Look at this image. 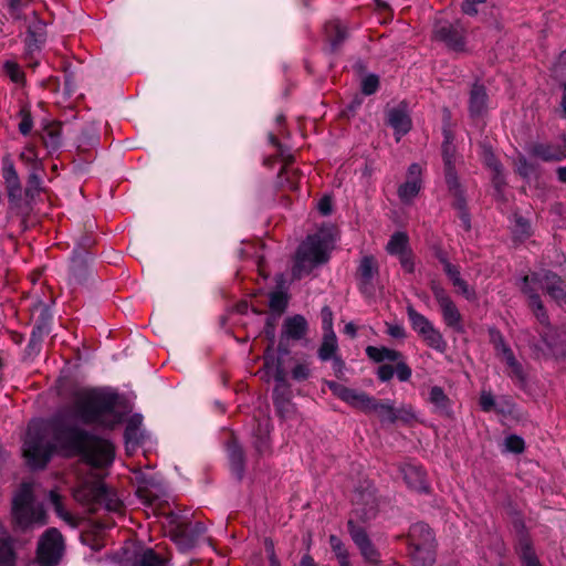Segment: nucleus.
Segmentation results:
<instances>
[{
	"label": "nucleus",
	"instance_id": "obj_1",
	"mask_svg": "<svg viewBox=\"0 0 566 566\" xmlns=\"http://www.w3.org/2000/svg\"><path fill=\"white\" fill-rule=\"evenodd\" d=\"M51 433L59 447L66 454H81L86 463L95 468L109 465L114 459V446L106 439L90 436L85 431L70 423L64 418L48 426L42 422H32L25 436L23 454L33 468H43L52 453V446L45 441Z\"/></svg>",
	"mask_w": 566,
	"mask_h": 566
},
{
	"label": "nucleus",
	"instance_id": "obj_2",
	"mask_svg": "<svg viewBox=\"0 0 566 566\" xmlns=\"http://www.w3.org/2000/svg\"><path fill=\"white\" fill-rule=\"evenodd\" d=\"M524 287L523 291L528 296L530 306L541 324L544 325V329L541 332L543 338V346L539 349L551 350L554 354L563 355L566 353V333L557 332L547 325V315L544 311L543 304L539 296L534 292V289L530 283H536L557 303H566V285L560 277L553 273H544L543 275L533 274L531 277L525 276L523 279Z\"/></svg>",
	"mask_w": 566,
	"mask_h": 566
},
{
	"label": "nucleus",
	"instance_id": "obj_3",
	"mask_svg": "<svg viewBox=\"0 0 566 566\" xmlns=\"http://www.w3.org/2000/svg\"><path fill=\"white\" fill-rule=\"evenodd\" d=\"M116 396L99 390H83L76 394L73 416L85 423L97 422L105 427L118 423L120 416L115 411Z\"/></svg>",
	"mask_w": 566,
	"mask_h": 566
},
{
	"label": "nucleus",
	"instance_id": "obj_4",
	"mask_svg": "<svg viewBox=\"0 0 566 566\" xmlns=\"http://www.w3.org/2000/svg\"><path fill=\"white\" fill-rule=\"evenodd\" d=\"M333 243L332 228H323L315 234L308 235L297 249L292 269L293 277L300 280L308 275L317 265L327 262Z\"/></svg>",
	"mask_w": 566,
	"mask_h": 566
},
{
	"label": "nucleus",
	"instance_id": "obj_5",
	"mask_svg": "<svg viewBox=\"0 0 566 566\" xmlns=\"http://www.w3.org/2000/svg\"><path fill=\"white\" fill-rule=\"evenodd\" d=\"M12 518L23 530L46 524L48 516L43 506L34 503L33 483L24 482L15 492L12 500Z\"/></svg>",
	"mask_w": 566,
	"mask_h": 566
},
{
	"label": "nucleus",
	"instance_id": "obj_6",
	"mask_svg": "<svg viewBox=\"0 0 566 566\" xmlns=\"http://www.w3.org/2000/svg\"><path fill=\"white\" fill-rule=\"evenodd\" d=\"M64 552V539L61 532L51 527L39 539L38 562L40 566H56Z\"/></svg>",
	"mask_w": 566,
	"mask_h": 566
},
{
	"label": "nucleus",
	"instance_id": "obj_7",
	"mask_svg": "<svg viewBox=\"0 0 566 566\" xmlns=\"http://www.w3.org/2000/svg\"><path fill=\"white\" fill-rule=\"evenodd\" d=\"M348 531L364 560L369 565H380V553L371 542L366 530L353 521H349Z\"/></svg>",
	"mask_w": 566,
	"mask_h": 566
},
{
	"label": "nucleus",
	"instance_id": "obj_8",
	"mask_svg": "<svg viewBox=\"0 0 566 566\" xmlns=\"http://www.w3.org/2000/svg\"><path fill=\"white\" fill-rule=\"evenodd\" d=\"M464 28L459 23H440L434 28V38L443 42L450 50L462 52L465 49Z\"/></svg>",
	"mask_w": 566,
	"mask_h": 566
},
{
	"label": "nucleus",
	"instance_id": "obj_9",
	"mask_svg": "<svg viewBox=\"0 0 566 566\" xmlns=\"http://www.w3.org/2000/svg\"><path fill=\"white\" fill-rule=\"evenodd\" d=\"M491 342L496 352V356L507 366L510 377L518 381L524 380V371L521 364L515 359L512 349L505 344L502 335L497 332H491Z\"/></svg>",
	"mask_w": 566,
	"mask_h": 566
},
{
	"label": "nucleus",
	"instance_id": "obj_10",
	"mask_svg": "<svg viewBox=\"0 0 566 566\" xmlns=\"http://www.w3.org/2000/svg\"><path fill=\"white\" fill-rule=\"evenodd\" d=\"M491 342L496 352V356L507 366L510 377L518 381L524 380V371L521 364L515 359L512 349L505 344L502 335L497 332H491Z\"/></svg>",
	"mask_w": 566,
	"mask_h": 566
},
{
	"label": "nucleus",
	"instance_id": "obj_11",
	"mask_svg": "<svg viewBox=\"0 0 566 566\" xmlns=\"http://www.w3.org/2000/svg\"><path fill=\"white\" fill-rule=\"evenodd\" d=\"M431 290L434 295V298L437 300V302L441 308L442 316H443V319L447 323V325L455 328L457 331H460L461 329V314L458 311L454 303L452 302V300L450 298L447 291L437 283H432Z\"/></svg>",
	"mask_w": 566,
	"mask_h": 566
},
{
	"label": "nucleus",
	"instance_id": "obj_12",
	"mask_svg": "<svg viewBox=\"0 0 566 566\" xmlns=\"http://www.w3.org/2000/svg\"><path fill=\"white\" fill-rule=\"evenodd\" d=\"M422 187V169L418 164L409 166L406 180L398 188L399 199L403 203H410L420 192Z\"/></svg>",
	"mask_w": 566,
	"mask_h": 566
},
{
	"label": "nucleus",
	"instance_id": "obj_13",
	"mask_svg": "<svg viewBox=\"0 0 566 566\" xmlns=\"http://www.w3.org/2000/svg\"><path fill=\"white\" fill-rule=\"evenodd\" d=\"M329 388L336 397H338L349 406L359 409L364 412L367 411L369 403H371V397L363 391L347 388L343 385L335 382H332L329 385Z\"/></svg>",
	"mask_w": 566,
	"mask_h": 566
},
{
	"label": "nucleus",
	"instance_id": "obj_14",
	"mask_svg": "<svg viewBox=\"0 0 566 566\" xmlns=\"http://www.w3.org/2000/svg\"><path fill=\"white\" fill-rule=\"evenodd\" d=\"M377 275L378 263L376 259L371 255L363 256L357 269V277L364 293L371 292L373 281Z\"/></svg>",
	"mask_w": 566,
	"mask_h": 566
},
{
	"label": "nucleus",
	"instance_id": "obj_15",
	"mask_svg": "<svg viewBox=\"0 0 566 566\" xmlns=\"http://www.w3.org/2000/svg\"><path fill=\"white\" fill-rule=\"evenodd\" d=\"M388 124L394 128L396 139L399 140L402 135L411 128V119L403 103L388 111Z\"/></svg>",
	"mask_w": 566,
	"mask_h": 566
},
{
	"label": "nucleus",
	"instance_id": "obj_16",
	"mask_svg": "<svg viewBox=\"0 0 566 566\" xmlns=\"http://www.w3.org/2000/svg\"><path fill=\"white\" fill-rule=\"evenodd\" d=\"M469 109L472 117H481L488 109V94L484 86L475 84L471 88Z\"/></svg>",
	"mask_w": 566,
	"mask_h": 566
},
{
	"label": "nucleus",
	"instance_id": "obj_17",
	"mask_svg": "<svg viewBox=\"0 0 566 566\" xmlns=\"http://www.w3.org/2000/svg\"><path fill=\"white\" fill-rule=\"evenodd\" d=\"M401 472L409 488L416 491H427L426 474L419 467L406 464L401 468Z\"/></svg>",
	"mask_w": 566,
	"mask_h": 566
},
{
	"label": "nucleus",
	"instance_id": "obj_18",
	"mask_svg": "<svg viewBox=\"0 0 566 566\" xmlns=\"http://www.w3.org/2000/svg\"><path fill=\"white\" fill-rule=\"evenodd\" d=\"M307 329V323L301 315L289 317L284 321L282 340L284 338L301 339Z\"/></svg>",
	"mask_w": 566,
	"mask_h": 566
},
{
	"label": "nucleus",
	"instance_id": "obj_19",
	"mask_svg": "<svg viewBox=\"0 0 566 566\" xmlns=\"http://www.w3.org/2000/svg\"><path fill=\"white\" fill-rule=\"evenodd\" d=\"M105 494V486L101 482L93 484L84 483L81 488L74 491L76 501L87 503L91 501H99Z\"/></svg>",
	"mask_w": 566,
	"mask_h": 566
},
{
	"label": "nucleus",
	"instance_id": "obj_20",
	"mask_svg": "<svg viewBox=\"0 0 566 566\" xmlns=\"http://www.w3.org/2000/svg\"><path fill=\"white\" fill-rule=\"evenodd\" d=\"M411 560L413 566H431L434 563L433 544H411Z\"/></svg>",
	"mask_w": 566,
	"mask_h": 566
},
{
	"label": "nucleus",
	"instance_id": "obj_21",
	"mask_svg": "<svg viewBox=\"0 0 566 566\" xmlns=\"http://www.w3.org/2000/svg\"><path fill=\"white\" fill-rule=\"evenodd\" d=\"M366 412H374L381 421L394 422L397 419V412L389 401H380L371 397Z\"/></svg>",
	"mask_w": 566,
	"mask_h": 566
},
{
	"label": "nucleus",
	"instance_id": "obj_22",
	"mask_svg": "<svg viewBox=\"0 0 566 566\" xmlns=\"http://www.w3.org/2000/svg\"><path fill=\"white\" fill-rule=\"evenodd\" d=\"M274 405L283 420H293L297 418V409L295 405L292 403L289 396L280 394L277 389H275Z\"/></svg>",
	"mask_w": 566,
	"mask_h": 566
},
{
	"label": "nucleus",
	"instance_id": "obj_23",
	"mask_svg": "<svg viewBox=\"0 0 566 566\" xmlns=\"http://www.w3.org/2000/svg\"><path fill=\"white\" fill-rule=\"evenodd\" d=\"M17 553L13 539L7 533L0 535V566H15Z\"/></svg>",
	"mask_w": 566,
	"mask_h": 566
},
{
	"label": "nucleus",
	"instance_id": "obj_24",
	"mask_svg": "<svg viewBox=\"0 0 566 566\" xmlns=\"http://www.w3.org/2000/svg\"><path fill=\"white\" fill-rule=\"evenodd\" d=\"M367 356L377 361H384V360H390L398 363L402 359V354L398 350L390 349L387 347H375V346H368L366 348Z\"/></svg>",
	"mask_w": 566,
	"mask_h": 566
},
{
	"label": "nucleus",
	"instance_id": "obj_25",
	"mask_svg": "<svg viewBox=\"0 0 566 566\" xmlns=\"http://www.w3.org/2000/svg\"><path fill=\"white\" fill-rule=\"evenodd\" d=\"M264 368L266 374L272 376L279 384H285L286 373L281 366L280 360L270 354V348L266 350L264 356Z\"/></svg>",
	"mask_w": 566,
	"mask_h": 566
},
{
	"label": "nucleus",
	"instance_id": "obj_26",
	"mask_svg": "<svg viewBox=\"0 0 566 566\" xmlns=\"http://www.w3.org/2000/svg\"><path fill=\"white\" fill-rule=\"evenodd\" d=\"M420 337L422 340L431 348L439 353H443L447 349V342L444 340L442 334L434 328L433 325L426 329Z\"/></svg>",
	"mask_w": 566,
	"mask_h": 566
},
{
	"label": "nucleus",
	"instance_id": "obj_27",
	"mask_svg": "<svg viewBox=\"0 0 566 566\" xmlns=\"http://www.w3.org/2000/svg\"><path fill=\"white\" fill-rule=\"evenodd\" d=\"M326 36L332 50H336L346 38V28L337 21L329 22L325 27Z\"/></svg>",
	"mask_w": 566,
	"mask_h": 566
},
{
	"label": "nucleus",
	"instance_id": "obj_28",
	"mask_svg": "<svg viewBox=\"0 0 566 566\" xmlns=\"http://www.w3.org/2000/svg\"><path fill=\"white\" fill-rule=\"evenodd\" d=\"M386 250L389 254L397 256L410 251L408 247V235L403 232L394 233L386 245Z\"/></svg>",
	"mask_w": 566,
	"mask_h": 566
},
{
	"label": "nucleus",
	"instance_id": "obj_29",
	"mask_svg": "<svg viewBox=\"0 0 566 566\" xmlns=\"http://www.w3.org/2000/svg\"><path fill=\"white\" fill-rule=\"evenodd\" d=\"M410 544L422 543L423 545L433 544V535L430 527L426 524H415L409 533Z\"/></svg>",
	"mask_w": 566,
	"mask_h": 566
},
{
	"label": "nucleus",
	"instance_id": "obj_30",
	"mask_svg": "<svg viewBox=\"0 0 566 566\" xmlns=\"http://www.w3.org/2000/svg\"><path fill=\"white\" fill-rule=\"evenodd\" d=\"M429 401L434 405V407L443 413H449L450 411V400L444 394L441 387L434 386L430 389L429 392Z\"/></svg>",
	"mask_w": 566,
	"mask_h": 566
},
{
	"label": "nucleus",
	"instance_id": "obj_31",
	"mask_svg": "<svg viewBox=\"0 0 566 566\" xmlns=\"http://www.w3.org/2000/svg\"><path fill=\"white\" fill-rule=\"evenodd\" d=\"M50 501L59 517L73 527L77 525V520L64 509L61 496L55 491L50 492Z\"/></svg>",
	"mask_w": 566,
	"mask_h": 566
},
{
	"label": "nucleus",
	"instance_id": "obj_32",
	"mask_svg": "<svg viewBox=\"0 0 566 566\" xmlns=\"http://www.w3.org/2000/svg\"><path fill=\"white\" fill-rule=\"evenodd\" d=\"M532 154L543 160H558L565 157V153L553 148L551 145L537 144L532 148Z\"/></svg>",
	"mask_w": 566,
	"mask_h": 566
},
{
	"label": "nucleus",
	"instance_id": "obj_33",
	"mask_svg": "<svg viewBox=\"0 0 566 566\" xmlns=\"http://www.w3.org/2000/svg\"><path fill=\"white\" fill-rule=\"evenodd\" d=\"M336 349H337V339H336L335 333L333 331L325 332L323 343H322L319 352H318L319 357L323 360H327V359L332 358V356L334 355Z\"/></svg>",
	"mask_w": 566,
	"mask_h": 566
},
{
	"label": "nucleus",
	"instance_id": "obj_34",
	"mask_svg": "<svg viewBox=\"0 0 566 566\" xmlns=\"http://www.w3.org/2000/svg\"><path fill=\"white\" fill-rule=\"evenodd\" d=\"M408 318L411 323L412 328L421 335L426 329L432 325L431 322L422 314L418 313L412 306L407 307Z\"/></svg>",
	"mask_w": 566,
	"mask_h": 566
},
{
	"label": "nucleus",
	"instance_id": "obj_35",
	"mask_svg": "<svg viewBox=\"0 0 566 566\" xmlns=\"http://www.w3.org/2000/svg\"><path fill=\"white\" fill-rule=\"evenodd\" d=\"M3 177L6 180L7 189L10 197H18L21 191L18 174L13 166H8L3 170Z\"/></svg>",
	"mask_w": 566,
	"mask_h": 566
},
{
	"label": "nucleus",
	"instance_id": "obj_36",
	"mask_svg": "<svg viewBox=\"0 0 566 566\" xmlns=\"http://www.w3.org/2000/svg\"><path fill=\"white\" fill-rule=\"evenodd\" d=\"M329 545L332 547V551L335 553L339 566H352L349 562V555L347 549L345 548L343 542L340 538H338L336 535L329 536Z\"/></svg>",
	"mask_w": 566,
	"mask_h": 566
},
{
	"label": "nucleus",
	"instance_id": "obj_37",
	"mask_svg": "<svg viewBox=\"0 0 566 566\" xmlns=\"http://www.w3.org/2000/svg\"><path fill=\"white\" fill-rule=\"evenodd\" d=\"M61 128L59 125H48L41 136L46 147L56 148L60 145Z\"/></svg>",
	"mask_w": 566,
	"mask_h": 566
},
{
	"label": "nucleus",
	"instance_id": "obj_38",
	"mask_svg": "<svg viewBox=\"0 0 566 566\" xmlns=\"http://www.w3.org/2000/svg\"><path fill=\"white\" fill-rule=\"evenodd\" d=\"M229 457L232 470L238 475H241L243 472V453L241 448L235 443L229 446Z\"/></svg>",
	"mask_w": 566,
	"mask_h": 566
},
{
	"label": "nucleus",
	"instance_id": "obj_39",
	"mask_svg": "<svg viewBox=\"0 0 566 566\" xmlns=\"http://www.w3.org/2000/svg\"><path fill=\"white\" fill-rule=\"evenodd\" d=\"M45 38L44 24L41 21H35L29 27V45L39 46L43 43Z\"/></svg>",
	"mask_w": 566,
	"mask_h": 566
},
{
	"label": "nucleus",
	"instance_id": "obj_40",
	"mask_svg": "<svg viewBox=\"0 0 566 566\" xmlns=\"http://www.w3.org/2000/svg\"><path fill=\"white\" fill-rule=\"evenodd\" d=\"M4 71L12 82L17 84L24 83V73L21 71L20 66L15 62L7 61L4 63Z\"/></svg>",
	"mask_w": 566,
	"mask_h": 566
},
{
	"label": "nucleus",
	"instance_id": "obj_41",
	"mask_svg": "<svg viewBox=\"0 0 566 566\" xmlns=\"http://www.w3.org/2000/svg\"><path fill=\"white\" fill-rule=\"evenodd\" d=\"M20 123H19V132L22 135H28L33 127V120L31 117V112L29 107L24 106L19 112Z\"/></svg>",
	"mask_w": 566,
	"mask_h": 566
},
{
	"label": "nucleus",
	"instance_id": "obj_42",
	"mask_svg": "<svg viewBox=\"0 0 566 566\" xmlns=\"http://www.w3.org/2000/svg\"><path fill=\"white\" fill-rule=\"evenodd\" d=\"M485 163L493 172V181L496 188L502 184V168L499 161L494 158L491 153L485 154Z\"/></svg>",
	"mask_w": 566,
	"mask_h": 566
},
{
	"label": "nucleus",
	"instance_id": "obj_43",
	"mask_svg": "<svg viewBox=\"0 0 566 566\" xmlns=\"http://www.w3.org/2000/svg\"><path fill=\"white\" fill-rule=\"evenodd\" d=\"M442 156L444 161V168L453 167L454 147L452 146L449 135L446 136V140L442 146Z\"/></svg>",
	"mask_w": 566,
	"mask_h": 566
},
{
	"label": "nucleus",
	"instance_id": "obj_44",
	"mask_svg": "<svg viewBox=\"0 0 566 566\" xmlns=\"http://www.w3.org/2000/svg\"><path fill=\"white\" fill-rule=\"evenodd\" d=\"M286 306V298L281 292H274L270 295V308L277 314H281Z\"/></svg>",
	"mask_w": 566,
	"mask_h": 566
},
{
	"label": "nucleus",
	"instance_id": "obj_45",
	"mask_svg": "<svg viewBox=\"0 0 566 566\" xmlns=\"http://www.w3.org/2000/svg\"><path fill=\"white\" fill-rule=\"evenodd\" d=\"M504 444L510 452L520 453L524 450V440L515 434L505 438Z\"/></svg>",
	"mask_w": 566,
	"mask_h": 566
},
{
	"label": "nucleus",
	"instance_id": "obj_46",
	"mask_svg": "<svg viewBox=\"0 0 566 566\" xmlns=\"http://www.w3.org/2000/svg\"><path fill=\"white\" fill-rule=\"evenodd\" d=\"M140 566H166L164 559H160L151 549H147L140 557Z\"/></svg>",
	"mask_w": 566,
	"mask_h": 566
},
{
	"label": "nucleus",
	"instance_id": "obj_47",
	"mask_svg": "<svg viewBox=\"0 0 566 566\" xmlns=\"http://www.w3.org/2000/svg\"><path fill=\"white\" fill-rule=\"evenodd\" d=\"M379 85V80L376 75L370 74L366 77H364L361 82V91L366 95L374 94Z\"/></svg>",
	"mask_w": 566,
	"mask_h": 566
},
{
	"label": "nucleus",
	"instance_id": "obj_48",
	"mask_svg": "<svg viewBox=\"0 0 566 566\" xmlns=\"http://www.w3.org/2000/svg\"><path fill=\"white\" fill-rule=\"evenodd\" d=\"M446 169V181L451 191H453L454 196L460 195V184L458 181L457 175L454 172V168H444Z\"/></svg>",
	"mask_w": 566,
	"mask_h": 566
},
{
	"label": "nucleus",
	"instance_id": "obj_49",
	"mask_svg": "<svg viewBox=\"0 0 566 566\" xmlns=\"http://www.w3.org/2000/svg\"><path fill=\"white\" fill-rule=\"evenodd\" d=\"M453 286L458 289V291L468 300L475 298L474 291L468 285V283L462 280V277H455V280L452 282Z\"/></svg>",
	"mask_w": 566,
	"mask_h": 566
},
{
	"label": "nucleus",
	"instance_id": "obj_50",
	"mask_svg": "<svg viewBox=\"0 0 566 566\" xmlns=\"http://www.w3.org/2000/svg\"><path fill=\"white\" fill-rule=\"evenodd\" d=\"M514 233L520 239L527 238L531 233L530 223L523 218H517L514 227Z\"/></svg>",
	"mask_w": 566,
	"mask_h": 566
},
{
	"label": "nucleus",
	"instance_id": "obj_51",
	"mask_svg": "<svg viewBox=\"0 0 566 566\" xmlns=\"http://www.w3.org/2000/svg\"><path fill=\"white\" fill-rule=\"evenodd\" d=\"M395 371L400 381H407L411 377V369L403 359L397 363Z\"/></svg>",
	"mask_w": 566,
	"mask_h": 566
},
{
	"label": "nucleus",
	"instance_id": "obj_52",
	"mask_svg": "<svg viewBox=\"0 0 566 566\" xmlns=\"http://www.w3.org/2000/svg\"><path fill=\"white\" fill-rule=\"evenodd\" d=\"M142 423V419L139 416H134L129 419V422L127 424L126 429V436L129 439H137L138 438V426Z\"/></svg>",
	"mask_w": 566,
	"mask_h": 566
},
{
	"label": "nucleus",
	"instance_id": "obj_53",
	"mask_svg": "<svg viewBox=\"0 0 566 566\" xmlns=\"http://www.w3.org/2000/svg\"><path fill=\"white\" fill-rule=\"evenodd\" d=\"M398 258H399L401 268L406 272L412 273L413 270H415V263H413V259H412L411 252L408 251V252H406L403 254L398 255Z\"/></svg>",
	"mask_w": 566,
	"mask_h": 566
},
{
	"label": "nucleus",
	"instance_id": "obj_54",
	"mask_svg": "<svg viewBox=\"0 0 566 566\" xmlns=\"http://www.w3.org/2000/svg\"><path fill=\"white\" fill-rule=\"evenodd\" d=\"M292 376L295 380H304L310 376V368L306 364H297L293 370Z\"/></svg>",
	"mask_w": 566,
	"mask_h": 566
},
{
	"label": "nucleus",
	"instance_id": "obj_55",
	"mask_svg": "<svg viewBox=\"0 0 566 566\" xmlns=\"http://www.w3.org/2000/svg\"><path fill=\"white\" fill-rule=\"evenodd\" d=\"M387 333L397 339H403L406 337V329L402 325L387 324Z\"/></svg>",
	"mask_w": 566,
	"mask_h": 566
},
{
	"label": "nucleus",
	"instance_id": "obj_56",
	"mask_svg": "<svg viewBox=\"0 0 566 566\" xmlns=\"http://www.w3.org/2000/svg\"><path fill=\"white\" fill-rule=\"evenodd\" d=\"M20 158L27 164H33L36 160L34 147L31 145L25 146L23 151L20 154Z\"/></svg>",
	"mask_w": 566,
	"mask_h": 566
},
{
	"label": "nucleus",
	"instance_id": "obj_57",
	"mask_svg": "<svg viewBox=\"0 0 566 566\" xmlns=\"http://www.w3.org/2000/svg\"><path fill=\"white\" fill-rule=\"evenodd\" d=\"M516 170L523 177H528L533 172V167L527 164L526 159L521 157L516 163Z\"/></svg>",
	"mask_w": 566,
	"mask_h": 566
},
{
	"label": "nucleus",
	"instance_id": "obj_58",
	"mask_svg": "<svg viewBox=\"0 0 566 566\" xmlns=\"http://www.w3.org/2000/svg\"><path fill=\"white\" fill-rule=\"evenodd\" d=\"M394 373H395V368L392 366H390V365H381L378 368L377 375H378L380 380L387 381V380L392 378Z\"/></svg>",
	"mask_w": 566,
	"mask_h": 566
},
{
	"label": "nucleus",
	"instance_id": "obj_59",
	"mask_svg": "<svg viewBox=\"0 0 566 566\" xmlns=\"http://www.w3.org/2000/svg\"><path fill=\"white\" fill-rule=\"evenodd\" d=\"M322 321L324 332L333 331L332 311L328 307L322 310Z\"/></svg>",
	"mask_w": 566,
	"mask_h": 566
},
{
	"label": "nucleus",
	"instance_id": "obj_60",
	"mask_svg": "<svg viewBox=\"0 0 566 566\" xmlns=\"http://www.w3.org/2000/svg\"><path fill=\"white\" fill-rule=\"evenodd\" d=\"M443 268H444L446 274L448 275V277L450 279L451 282H453L455 280V277H460V271L455 265L451 264L448 261H444Z\"/></svg>",
	"mask_w": 566,
	"mask_h": 566
},
{
	"label": "nucleus",
	"instance_id": "obj_61",
	"mask_svg": "<svg viewBox=\"0 0 566 566\" xmlns=\"http://www.w3.org/2000/svg\"><path fill=\"white\" fill-rule=\"evenodd\" d=\"M480 403L483 410L489 411L494 406L493 396L490 392H482L480 397Z\"/></svg>",
	"mask_w": 566,
	"mask_h": 566
},
{
	"label": "nucleus",
	"instance_id": "obj_62",
	"mask_svg": "<svg viewBox=\"0 0 566 566\" xmlns=\"http://www.w3.org/2000/svg\"><path fill=\"white\" fill-rule=\"evenodd\" d=\"M556 73L560 77H566V50L558 57Z\"/></svg>",
	"mask_w": 566,
	"mask_h": 566
},
{
	"label": "nucleus",
	"instance_id": "obj_63",
	"mask_svg": "<svg viewBox=\"0 0 566 566\" xmlns=\"http://www.w3.org/2000/svg\"><path fill=\"white\" fill-rule=\"evenodd\" d=\"M522 560L524 566H541L536 556L532 552H523Z\"/></svg>",
	"mask_w": 566,
	"mask_h": 566
},
{
	"label": "nucleus",
	"instance_id": "obj_64",
	"mask_svg": "<svg viewBox=\"0 0 566 566\" xmlns=\"http://www.w3.org/2000/svg\"><path fill=\"white\" fill-rule=\"evenodd\" d=\"M317 208L322 214H329L332 211V201L328 197L322 198L318 203Z\"/></svg>",
	"mask_w": 566,
	"mask_h": 566
}]
</instances>
